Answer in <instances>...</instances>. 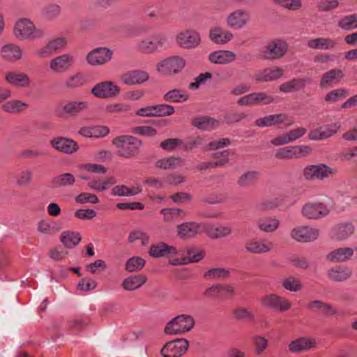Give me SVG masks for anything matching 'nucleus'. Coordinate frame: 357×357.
<instances>
[{
	"mask_svg": "<svg viewBox=\"0 0 357 357\" xmlns=\"http://www.w3.org/2000/svg\"><path fill=\"white\" fill-rule=\"evenodd\" d=\"M14 35L20 40H36L45 36V30L36 26L29 19L22 18L15 23Z\"/></svg>",
	"mask_w": 357,
	"mask_h": 357,
	"instance_id": "f257e3e1",
	"label": "nucleus"
},
{
	"mask_svg": "<svg viewBox=\"0 0 357 357\" xmlns=\"http://www.w3.org/2000/svg\"><path fill=\"white\" fill-rule=\"evenodd\" d=\"M112 144L118 149V155L130 158L138 154L142 142L132 135H121L114 138Z\"/></svg>",
	"mask_w": 357,
	"mask_h": 357,
	"instance_id": "f03ea898",
	"label": "nucleus"
},
{
	"mask_svg": "<svg viewBox=\"0 0 357 357\" xmlns=\"http://www.w3.org/2000/svg\"><path fill=\"white\" fill-rule=\"evenodd\" d=\"M337 169L328 166L324 163L317 165H310L303 169V176L309 181L319 180L323 181L329 177L335 176L337 174Z\"/></svg>",
	"mask_w": 357,
	"mask_h": 357,
	"instance_id": "7ed1b4c3",
	"label": "nucleus"
},
{
	"mask_svg": "<svg viewBox=\"0 0 357 357\" xmlns=\"http://www.w3.org/2000/svg\"><path fill=\"white\" fill-rule=\"evenodd\" d=\"M287 50V43L284 40L276 39L263 46L260 50V56L265 60H276L282 58Z\"/></svg>",
	"mask_w": 357,
	"mask_h": 357,
	"instance_id": "20e7f679",
	"label": "nucleus"
},
{
	"mask_svg": "<svg viewBox=\"0 0 357 357\" xmlns=\"http://www.w3.org/2000/svg\"><path fill=\"white\" fill-rule=\"evenodd\" d=\"M301 213L307 219L317 220L328 215L330 213V209L323 202H309L303 205Z\"/></svg>",
	"mask_w": 357,
	"mask_h": 357,
	"instance_id": "39448f33",
	"label": "nucleus"
},
{
	"mask_svg": "<svg viewBox=\"0 0 357 357\" xmlns=\"http://www.w3.org/2000/svg\"><path fill=\"white\" fill-rule=\"evenodd\" d=\"M167 42L165 34L158 33L142 40L137 43L138 50L143 53H152L162 50Z\"/></svg>",
	"mask_w": 357,
	"mask_h": 357,
	"instance_id": "423d86ee",
	"label": "nucleus"
},
{
	"mask_svg": "<svg viewBox=\"0 0 357 357\" xmlns=\"http://www.w3.org/2000/svg\"><path fill=\"white\" fill-rule=\"evenodd\" d=\"M188 347L187 340L176 339L166 343L160 353L163 357H181L187 351Z\"/></svg>",
	"mask_w": 357,
	"mask_h": 357,
	"instance_id": "0eeeda50",
	"label": "nucleus"
},
{
	"mask_svg": "<svg viewBox=\"0 0 357 357\" xmlns=\"http://www.w3.org/2000/svg\"><path fill=\"white\" fill-rule=\"evenodd\" d=\"M290 236L298 242L310 243L319 238V230L308 226H298L291 229Z\"/></svg>",
	"mask_w": 357,
	"mask_h": 357,
	"instance_id": "6e6552de",
	"label": "nucleus"
},
{
	"mask_svg": "<svg viewBox=\"0 0 357 357\" xmlns=\"http://www.w3.org/2000/svg\"><path fill=\"white\" fill-rule=\"evenodd\" d=\"M261 303L266 308L279 312L287 311L291 307V303L287 299L274 294L263 296Z\"/></svg>",
	"mask_w": 357,
	"mask_h": 357,
	"instance_id": "1a4fd4ad",
	"label": "nucleus"
},
{
	"mask_svg": "<svg viewBox=\"0 0 357 357\" xmlns=\"http://www.w3.org/2000/svg\"><path fill=\"white\" fill-rule=\"evenodd\" d=\"M113 52L107 47H99L88 53L86 61L91 66H101L112 59Z\"/></svg>",
	"mask_w": 357,
	"mask_h": 357,
	"instance_id": "9d476101",
	"label": "nucleus"
},
{
	"mask_svg": "<svg viewBox=\"0 0 357 357\" xmlns=\"http://www.w3.org/2000/svg\"><path fill=\"white\" fill-rule=\"evenodd\" d=\"M275 98L273 96L268 95L266 92L251 93L240 98L237 100L239 105L252 106L259 104L268 105L273 103Z\"/></svg>",
	"mask_w": 357,
	"mask_h": 357,
	"instance_id": "9b49d317",
	"label": "nucleus"
},
{
	"mask_svg": "<svg viewBox=\"0 0 357 357\" xmlns=\"http://www.w3.org/2000/svg\"><path fill=\"white\" fill-rule=\"evenodd\" d=\"M185 66V61L178 56L162 60L158 66V70L165 74L172 75L180 72Z\"/></svg>",
	"mask_w": 357,
	"mask_h": 357,
	"instance_id": "f8f14e48",
	"label": "nucleus"
},
{
	"mask_svg": "<svg viewBox=\"0 0 357 357\" xmlns=\"http://www.w3.org/2000/svg\"><path fill=\"white\" fill-rule=\"evenodd\" d=\"M91 93L99 98H113L119 95L120 89L109 81L98 83L91 89Z\"/></svg>",
	"mask_w": 357,
	"mask_h": 357,
	"instance_id": "ddd939ff",
	"label": "nucleus"
},
{
	"mask_svg": "<svg viewBox=\"0 0 357 357\" xmlns=\"http://www.w3.org/2000/svg\"><path fill=\"white\" fill-rule=\"evenodd\" d=\"M293 123V121L284 113L266 116L264 117L257 119L255 122L256 126L261 128L271 127L279 124H284L287 126H290Z\"/></svg>",
	"mask_w": 357,
	"mask_h": 357,
	"instance_id": "4468645a",
	"label": "nucleus"
},
{
	"mask_svg": "<svg viewBox=\"0 0 357 357\" xmlns=\"http://www.w3.org/2000/svg\"><path fill=\"white\" fill-rule=\"evenodd\" d=\"M74 63V56L70 54H64L52 59L50 62V69L54 73L67 72Z\"/></svg>",
	"mask_w": 357,
	"mask_h": 357,
	"instance_id": "2eb2a0df",
	"label": "nucleus"
},
{
	"mask_svg": "<svg viewBox=\"0 0 357 357\" xmlns=\"http://www.w3.org/2000/svg\"><path fill=\"white\" fill-rule=\"evenodd\" d=\"M245 249L251 254H265L273 250V243L268 239H252L246 242Z\"/></svg>",
	"mask_w": 357,
	"mask_h": 357,
	"instance_id": "dca6fc26",
	"label": "nucleus"
},
{
	"mask_svg": "<svg viewBox=\"0 0 357 357\" xmlns=\"http://www.w3.org/2000/svg\"><path fill=\"white\" fill-rule=\"evenodd\" d=\"M226 21L229 27L241 29L250 21V15L243 9H238L231 13L227 16Z\"/></svg>",
	"mask_w": 357,
	"mask_h": 357,
	"instance_id": "f3484780",
	"label": "nucleus"
},
{
	"mask_svg": "<svg viewBox=\"0 0 357 357\" xmlns=\"http://www.w3.org/2000/svg\"><path fill=\"white\" fill-rule=\"evenodd\" d=\"M51 146L59 152L72 154L79 149L77 143L68 137H56L50 141Z\"/></svg>",
	"mask_w": 357,
	"mask_h": 357,
	"instance_id": "a211bd4d",
	"label": "nucleus"
},
{
	"mask_svg": "<svg viewBox=\"0 0 357 357\" xmlns=\"http://www.w3.org/2000/svg\"><path fill=\"white\" fill-rule=\"evenodd\" d=\"M283 73L284 70L280 67L266 68L256 71L254 79L258 82H272L281 78Z\"/></svg>",
	"mask_w": 357,
	"mask_h": 357,
	"instance_id": "6ab92c4d",
	"label": "nucleus"
},
{
	"mask_svg": "<svg viewBox=\"0 0 357 357\" xmlns=\"http://www.w3.org/2000/svg\"><path fill=\"white\" fill-rule=\"evenodd\" d=\"M6 81L13 86L17 88H29L31 80L27 74L15 71H10L5 74Z\"/></svg>",
	"mask_w": 357,
	"mask_h": 357,
	"instance_id": "aec40b11",
	"label": "nucleus"
},
{
	"mask_svg": "<svg viewBox=\"0 0 357 357\" xmlns=\"http://www.w3.org/2000/svg\"><path fill=\"white\" fill-rule=\"evenodd\" d=\"M149 78L147 72L144 70H130L121 76V82L127 85H139L146 82Z\"/></svg>",
	"mask_w": 357,
	"mask_h": 357,
	"instance_id": "412c9836",
	"label": "nucleus"
},
{
	"mask_svg": "<svg viewBox=\"0 0 357 357\" xmlns=\"http://www.w3.org/2000/svg\"><path fill=\"white\" fill-rule=\"evenodd\" d=\"M176 40L183 47L195 48L200 43V36L197 31L188 30L180 33L176 37Z\"/></svg>",
	"mask_w": 357,
	"mask_h": 357,
	"instance_id": "4be33fe9",
	"label": "nucleus"
},
{
	"mask_svg": "<svg viewBox=\"0 0 357 357\" xmlns=\"http://www.w3.org/2000/svg\"><path fill=\"white\" fill-rule=\"evenodd\" d=\"M317 342L313 338L301 337L289 344V351L293 354H299L315 348Z\"/></svg>",
	"mask_w": 357,
	"mask_h": 357,
	"instance_id": "5701e85b",
	"label": "nucleus"
},
{
	"mask_svg": "<svg viewBox=\"0 0 357 357\" xmlns=\"http://www.w3.org/2000/svg\"><path fill=\"white\" fill-rule=\"evenodd\" d=\"M356 248H340L328 252L326 257V259L333 263H341L349 260L354 254Z\"/></svg>",
	"mask_w": 357,
	"mask_h": 357,
	"instance_id": "b1692460",
	"label": "nucleus"
},
{
	"mask_svg": "<svg viewBox=\"0 0 357 357\" xmlns=\"http://www.w3.org/2000/svg\"><path fill=\"white\" fill-rule=\"evenodd\" d=\"M89 102L84 100H69L62 107L63 114L70 116H76L80 113L87 110Z\"/></svg>",
	"mask_w": 357,
	"mask_h": 357,
	"instance_id": "393cba45",
	"label": "nucleus"
},
{
	"mask_svg": "<svg viewBox=\"0 0 357 357\" xmlns=\"http://www.w3.org/2000/svg\"><path fill=\"white\" fill-rule=\"evenodd\" d=\"M201 225L195 222H186L177 225L178 236L181 238H192L200 232Z\"/></svg>",
	"mask_w": 357,
	"mask_h": 357,
	"instance_id": "a878e982",
	"label": "nucleus"
},
{
	"mask_svg": "<svg viewBox=\"0 0 357 357\" xmlns=\"http://www.w3.org/2000/svg\"><path fill=\"white\" fill-rule=\"evenodd\" d=\"M204 229L206 235L212 239L227 237L232 232L230 227L221 225H206Z\"/></svg>",
	"mask_w": 357,
	"mask_h": 357,
	"instance_id": "bb28decb",
	"label": "nucleus"
},
{
	"mask_svg": "<svg viewBox=\"0 0 357 357\" xmlns=\"http://www.w3.org/2000/svg\"><path fill=\"white\" fill-rule=\"evenodd\" d=\"M22 48L15 44L5 45L1 47V55L3 59L9 62H15L22 57Z\"/></svg>",
	"mask_w": 357,
	"mask_h": 357,
	"instance_id": "cd10ccee",
	"label": "nucleus"
},
{
	"mask_svg": "<svg viewBox=\"0 0 357 357\" xmlns=\"http://www.w3.org/2000/svg\"><path fill=\"white\" fill-rule=\"evenodd\" d=\"M236 54L229 50H217L208 55V60L215 64H227L235 61Z\"/></svg>",
	"mask_w": 357,
	"mask_h": 357,
	"instance_id": "c85d7f7f",
	"label": "nucleus"
},
{
	"mask_svg": "<svg viewBox=\"0 0 357 357\" xmlns=\"http://www.w3.org/2000/svg\"><path fill=\"white\" fill-rule=\"evenodd\" d=\"M354 226L350 222H343L337 225L333 229L332 238L337 241H344L354 232Z\"/></svg>",
	"mask_w": 357,
	"mask_h": 357,
	"instance_id": "c756f323",
	"label": "nucleus"
},
{
	"mask_svg": "<svg viewBox=\"0 0 357 357\" xmlns=\"http://www.w3.org/2000/svg\"><path fill=\"white\" fill-rule=\"evenodd\" d=\"M337 43V38L321 37L308 40L307 45L311 49L327 50L333 49Z\"/></svg>",
	"mask_w": 357,
	"mask_h": 357,
	"instance_id": "7c9ffc66",
	"label": "nucleus"
},
{
	"mask_svg": "<svg viewBox=\"0 0 357 357\" xmlns=\"http://www.w3.org/2000/svg\"><path fill=\"white\" fill-rule=\"evenodd\" d=\"M147 281V278L144 275H133L125 278L121 286L126 291H135L140 288Z\"/></svg>",
	"mask_w": 357,
	"mask_h": 357,
	"instance_id": "2f4dec72",
	"label": "nucleus"
},
{
	"mask_svg": "<svg viewBox=\"0 0 357 357\" xmlns=\"http://www.w3.org/2000/svg\"><path fill=\"white\" fill-rule=\"evenodd\" d=\"M234 36L229 31L222 29L217 26L211 29L209 32V38L212 42L216 44H226L229 43Z\"/></svg>",
	"mask_w": 357,
	"mask_h": 357,
	"instance_id": "473e14b6",
	"label": "nucleus"
},
{
	"mask_svg": "<svg viewBox=\"0 0 357 357\" xmlns=\"http://www.w3.org/2000/svg\"><path fill=\"white\" fill-rule=\"evenodd\" d=\"M149 255L155 258H159L174 255L176 253V249L171 245H168L164 242H160L156 245H153L149 252Z\"/></svg>",
	"mask_w": 357,
	"mask_h": 357,
	"instance_id": "72a5a7b5",
	"label": "nucleus"
},
{
	"mask_svg": "<svg viewBox=\"0 0 357 357\" xmlns=\"http://www.w3.org/2000/svg\"><path fill=\"white\" fill-rule=\"evenodd\" d=\"M260 173L258 171H248L242 174L237 179V185L242 188L255 185L259 181Z\"/></svg>",
	"mask_w": 357,
	"mask_h": 357,
	"instance_id": "f704fd0d",
	"label": "nucleus"
},
{
	"mask_svg": "<svg viewBox=\"0 0 357 357\" xmlns=\"http://www.w3.org/2000/svg\"><path fill=\"white\" fill-rule=\"evenodd\" d=\"M344 77L342 70L333 69L324 73L320 80L319 86L321 88H326L333 84H336Z\"/></svg>",
	"mask_w": 357,
	"mask_h": 357,
	"instance_id": "c9c22d12",
	"label": "nucleus"
},
{
	"mask_svg": "<svg viewBox=\"0 0 357 357\" xmlns=\"http://www.w3.org/2000/svg\"><path fill=\"white\" fill-rule=\"evenodd\" d=\"M192 124L199 130H210L215 128L218 122L213 118L202 116L193 119Z\"/></svg>",
	"mask_w": 357,
	"mask_h": 357,
	"instance_id": "e433bc0d",
	"label": "nucleus"
},
{
	"mask_svg": "<svg viewBox=\"0 0 357 357\" xmlns=\"http://www.w3.org/2000/svg\"><path fill=\"white\" fill-rule=\"evenodd\" d=\"M310 79H302V78H294L288 82L282 83L279 86V90L284 93H290L294 91L298 90L305 86L307 82H310Z\"/></svg>",
	"mask_w": 357,
	"mask_h": 357,
	"instance_id": "4c0bfd02",
	"label": "nucleus"
},
{
	"mask_svg": "<svg viewBox=\"0 0 357 357\" xmlns=\"http://www.w3.org/2000/svg\"><path fill=\"white\" fill-rule=\"evenodd\" d=\"M82 240L79 233L71 231H66L61 234V241L67 248H75Z\"/></svg>",
	"mask_w": 357,
	"mask_h": 357,
	"instance_id": "58836bf2",
	"label": "nucleus"
},
{
	"mask_svg": "<svg viewBox=\"0 0 357 357\" xmlns=\"http://www.w3.org/2000/svg\"><path fill=\"white\" fill-rule=\"evenodd\" d=\"M257 225L261 231L272 233L278 229L280 221L275 218H269L267 219L258 220Z\"/></svg>",
	"mask_w": 357,
	"mask_h": 357,
	"instance_id": "ea45409f",
	"label": "nucleus"
},
{
	"mask_svg": "<svg viewBox=\"0 0 357 357\" xmlns=\"http://www.w3.org/2000/svg\"><path fill=\"white\" fill-rule=\"evenodd\" d=\"M327 274L331 280L340 282L349 279L351 277L352 273L347 268L337 267L329 269Z\"/></svg>",
	"mask_w": 357,
	"mask_h": 357,
	"instance_id": "a19ab883",
	"label": "nucleus"
},
{
	"mask_svg": "<svg viewBox=\"0 0 357 357\" xmlns=\"http://www.w3.org/2000/svg\"><path fill=\"white\" fill-rule=\"evenodd\" d=\"M188 98V93L178 89L170 90L164 95V100L168 102H183Z\"/></svg>",
	"mask_w": 357,
	"mask_h": 357,
	"instance_id": "79ce46f5",
	"label": "nucleus"
},
{
	"mask_svg": "<svg viewBox=\"0 0 357 357\" xmlns=\"http://www.w3.org/2000/svg\"><path fill=\"white\" fill-rule=\"evenodd\" d=\"M85 83V76L78 73L68 77L63 82V86L67 89H74L83 86Z\"/></svg>",
	"mask_w": 357,
	"mask_h": 357,
	"instance_id": "37998d69",
	"label": "nucleus"
},
{
	"mask_svg": "<svg viewBox=\"0 0 357 357\" xmlns=\"http://www.w3.org/2000/svg\"><path fill=\"white\" fill-rule=\"evenodd\" d=\"M75 181V176L70 173H63L54 177L52 184L54 188L72 186Z\"/></svg>",
	"mask_w": 357,
	"mask_h": 357,
	"instance_id": "c03bdc74",
	"label": "nucleus"
},
{
	"mask_svg": "<svg viewBox=\"0 0 357 357\" xmlns=\"http://www.w3.org/2000/svg\"><path fill=\"white\" fill-rule=\"evenodd\" d=\"M284 196L276 197L260 202L257 207L261 211L271 210L282 206L284 204Z\"/></svg>",
	"mask_w": 357,
	"mask_h": 357,
	"instance_id": "a18cd8bd",
	"label": "nucleus"
},
{
	"mask_svg": "<svg viewBox=\"0 0 357 357\" xmlns=\"http://www.w3.org/2000/svg\"><path fill=\"white\" fill-rule=\"evenodd\" d=\"M229 276V270L223 268H213L209 269L204 275V277L207 280H224L228 278Z\"/></svg>",
	"mask_w": 357,
	"mask_h": 357,
	"instance_id": "49530a36",
	"label": "nucleus"
},
{
	"mask_svg": "<svg viewBox=\"0 0 357 357\" xmlns=\"http://www.w3.org/2000/svg\"><path fill=\"white\" fill-rule=\"evenodd\" d=\"M235 320L244 322H251L255 320V315L251 310L245 307H238L233 310Z\"/></svg>",
	"mask_w": 357,
	"mask_h": 357,
	"instance_id": "de8ad7c7",
	"label": "nucleus"
},
{
	"mask_svg": "<svg viewBox=\"0 0 357 357\" xmlns=\"http://www.w3.org/2000/svg\"><path fill=\"white\" fill-rule=\"evenodd\" d=\"M164 219L167 222H175L182 219L185 213L183 210L177 208H164L161 210Z\"/></svg>",
	"mask_w": 357,
	"mask_h": 357,
	"instance_id": "09e8293b",
	"label": "nucleus"
},
{
	"mask_svg": "<svg viewBox=\"0 0 357 357\" xmlns=\"http://www.w3.org/2000/svg\"><path fill=\"white\" fill-rule=\"evenodd\" d=\"M142 192V188H136L135 190L130 189L125 185H116L112 190V195L119 197H129L137 195Z\"/></svg>",
	"mask_w": 357,
	"mask_h": 357,
	"instance_id": "8fccbe9b",
	"label": "nucleus"
},
{
	"mask_svg": "<svg viewBox=\"0 0 357 357\" xmlns=\"http://www.w3.org/2000/svg\"><path fill=\"white\" fill-rule=\"evenodd\" d=\"M38 230L45 234H52L59 231L58 224L50 220H43L38 222Z\"/></svg>",
	"mask_w": 357,
	"mask_h": 357,
	"instance_id": "3c124183",
	"label": "nucleus"
},
{
	"mask_svg": "<svg viewBox=\"0 0 357 357\" xmlns=\"http://www.w3.org/2000/svg\"><path fill=\"white\" fill-rule=\"evenodd\" d=\"M131 107L130 105L123 102H114L107 104L103 108V111L107 114H121L130 112Z\"/></svg>",
	"mask_w": 357,
	"mask_h": 357,
	"instance_id": "603ef678",
	"label": "nucleus"
},
{
	"mask_svg": "<svg viewBox=\"0 0 357 357\" xmlns=\"http://www.w3.org/2000/svg\"><path fill=\"white\" fill-rule=\"evenodd\" d=\"M26 105L27 104L25 102L20 100H12L3 105L2 109L8 113L18 114L22 111V107Z\"/></svg>",
	"mask_w": 357,
	"mask_h": 357,
	"instance_id": "864d4df0",
	"label": "nucleus"
},
{
	"mask_svg": "<svg viewBox=\"0 0 357 357\" xmlns=\"http://www.w3.org/2000/svg\"><path fill=\"white\" fill-rule=\"evenodd\" d=\"M146 261L140 257H132L128 259L125 269L128 272L139 271L144 266Z\"/></svg>",
	"mask_w": 357,
	"mask_h": 357,
	"instance_id": "5fc2aeb1",
	"label": "nucleus"
},
{
	"mask_svg": "<svg viewBox=\"0 0 357 357\" xmlns=\"http://www.w3.org/2000/svg\"><path fill=\"white\" fill-rule=\"evenodd\" d=\"M174 320L178 322L179 326L184 333L190 331L195 326L193 317L188 314H181L174 317Z\"/></svg>",
	"mask_w": 357,
	"mask_h": 357,
	"instance_id": "6e6d98bb",
	"label": "nucleus"
},
{
	"mask_svg": "<svg viewBox=\"0 0 357 357\" xmlns=\"http://www.w3.org/2000/svg\"><path fill=\"white\" fill-rule=\"evenodd\" d=\"M275 3L281 8L296 11L300 10L303 6L301 0H273Z\"/></svg>",
	"mask_w": 357,
	"mask_h": 357,
	"instance_id": "4d7b16f0",
	"label": "nucleus"
},
{
	"mask_svg": "<svg viewBox=\"0 0 357 357\" xmlns=\"http://www.w3.org/2000/svg\"><path fill=\"white\" fill-rule=\"evenodd\" d=\"M349 92L345 89H337L328 92L325 96V100L328 102H336L347 97Z\"/></svg>",
	"mask_w": 357,
	"mask_h": 357,
	"instance_id": "13d9d810",
	"label": "nucleus"
},
{
	"mask_svg": "<svg viewBox=\"0 0 357 357\" xmlns=\"http://www.w3.org/2000/svg\"><path fill=\"white\" fill-rule=\"evenodd\" d=\"M295 146L280 148L276 150L275 156L278 159L297 158Z\"/></svg>",
	"mask_w": 357,
	"mask_h": 357,
	"instance_id": "bf43d9fd",
	"label": "nucleus"
},
{
	"mask_svg": "<svg viewBox=\"0 0 357 357\" xmlns=\"http://www.w3.org/2000/svg\"><path fill=\"white\" fill-rule=\"evenodd\" d=\"M338 26L347 31L357 29V15H350L342 17L339 21Z\"/></svg>",
	"mask_w": 357,
	"mask_h": 357,
	"instance_id": "052dcab7",
	"label": "nucleus"
},
{
	"mask_svg": "<svg viewBox=\"0 0 357 357\" xmlns=\"http://www.w3.org/2000/svg\"><path fill=\"white\" fill-rule=\"evenodd\" d=\"M153 116H165L172 115L175 110L174 107L167 104H160L153 106Z\"/></svg>",
	"mask_w": 357,
	"mask_h": 357,
	"instance_id": "680f3d73",
	"label": "nucleus"
},
{
	"mask_svg": "<svg viewBox=\"0 0 357 357\" xmlns=\"http://www.w3.org/2000/svg\"><path fill=\"white\" fill-rule=\"evenodd\" d=\"M204 256L202 250H196L195 248H189L186 250V256L184 260L188 263H195L201 261Z\"/></svg>",
	"mask_w": 357,
	"mask_h": 357,
	"instance_id": "e2e57ef3",
	"label": "nucleus"
},
{
	"mask_svg": "<svg viewBox=\"0 0 357 357\" xmlns=\"http://www.w3.org/2000/svg\"><path fill=\"white\" fill-rule=\"evenodd\" d=\"M77 203L84 204L86 203L98 204L99 202L98 197L91 193L82 192L77 195L75 198Z\"/></svg>",
	"mask_w": 357,
	"mask_h": 357,
	"instance_id": "0e129e2a",
	"label": "nucleus"
},
{
	"mask_svg": "<svg viewBox=\"0 0 357 357\" xmlns=\"http://www.w3.org/2000/svg\"><path fill=\"white\" fill-rule=\"evenodd\" d=\"M43 13L47 19L54 20L60 15L61 8L56 4H50L43 8Z\"/></svg>",
	"mask_w": 357,
	"mask_h": 357,
	"instance_id": "69168bd1",
	"label": "nucleus"
},
{
	"mask_svg": "<svg viewBox=\"0 0 357 357\" xmlns=\"http://www.w3.org/2000/svg\"><path fill=\"white\" fill-rule=\"evenodd\" d=\"M33 173L29 169H25L22 171L16 180V182L20 186H27L29 185L32 181Z\"/></svg>",
	"mask_w": 357,
	"mask_h": 357,
	"instance_id": "338daca9",
	"label": "nucleus"
},
{
	"mask_svg": "<svg viewBox=\"0 0 357 357\" xmlns=\"http://www.w3.org/2000/svg\"><path fill=\"white\" fill-rule=\"evenodd\" d=\"M282 285L285 289L294 292H298L302 288L301 284L292 277L284 280Z\"/></svg>",
	"mask_w": 357,
	"mask_h": 357,
	"instance_id": "774afa93",
	"label": "nucleus"
}]
</instances>
